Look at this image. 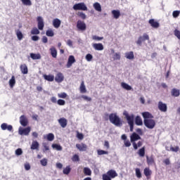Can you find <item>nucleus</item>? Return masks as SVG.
I'll return each mask as SVG.
<instances>
[{"instance_id": "ddd939ff", "label": "nucleus", "mask_w": 180, "mask_h": 180, "mask_svg": "<svg viewBox=\"0 0 180 180\" xmlns=\"http://www.w3.org/2000/svg\"><path fill=\"white\" fill-rule=\"evenodd\" d=\"M58 122L60 126L63 127V129H65V127H67V124H68V121L64 117L60 118L59 120H58Z\"/></svg>"}, {"instance_id": "09e8293b", "label": "nucleus", "mask_w": 180, "mask_h": 180, "mask_svg": "<svg viewBox=\"0 0 180 180\" xmlns=\"http://www.w3.org/2000/svg\"><path fill=\"white\" fill-rule=\"evenodd\" d=\"M46 34L48 36V37H53V36H54V32H53L51 30H48Z\"/></svg>"}, {"instance_id": "bb28decb", "label": "nucleus", "mask_w": 180, "mask_h": 180, "mask_svg": "<svg viewBox=\"0 0 180 180\" xmlns=\"http://www.w3.org/2000/svg\"><path fill=\"white\" fill-rule=\"evenodd\" d=\"M79 91L80 94H86V87L85 86V83L84 82V81L81 82Z\"/></svg>"}, {"instance_id": "a211bd4d", "label": "nucleus", "mask_w": 180, "mask_h": 180, "mask_svg": "<svg viewBox=\"0 0 180 180\" xmlns=\"http://www.w3.org/2000/svg\"><path fill=\"white\" fill-rule=\"evenodd\" d=\"M1 129L2 130H8V131H12L13 130V127H12V125H8L6 123H3L1 125Z\"/></svg>"}, {"instance_id": "a878e982", "label": "nucleus", "mask_w": 180, "mask_h": 180, "mask_svg": "<svg viewBox=\"0 0 180 180\" xmlns=\"http://www.w3.org/2000/svg\"><path fill=\"white\" fill-rule=\"evenodd\" d=\"M111 13L114 19H119L120 18V11L119 10H112Z\"/></svg>"}, {"instance_id": "e2e57ef3", "label": "nucleus", "mask_w": 180, "mask_h": 180, "mask_svg": "<svg viewBox=\"0 0 180 180\" xmlns=\"http://www.w3.org/2000/svg\"><path fill=\"white\" fill-rule=\"evenodd\" d=\"M124 145L126 147H130V146H131V143L130 142V141L129 139H127V141H124Z\"/></svg>"}, {"instance_id": "4c0bfd02", "label": "nucleus", "mask_w": 180, "mask_h": 180, "mask_svg": "<svg viewBox=\"0 0 180 180\" xmlns=\"http://www.w3.org/2000/svg\"><path fill=\"white\" fill-rule=\"evenodd\" d=\"M138 154L139 157H144L146 155V147L143 146L139 150Z\"/></svg>"}, {"instance_id": "2f4dec72", "label": "nucleus", "mask_w": 180, "mask_h": 180, "mask_svg": "<svg viewBox=\"0 0 180 180\" xmlns=\"http://www.w3.org/2000/svg\"><path fill=\"white\" fill-rule=\"evenodd\" d=\"M125 57L128 60H134V53H133V51H129L125 53Z\"/></svg>"}, {"instance_id": "37998d69", "label": "nucleus", "mask_w": 180, "mask_h": 180, "mask_svg": "<svg viewBox=\"0 0 180 180\" xmlns=\"http://www.w3.org/2000/svg\"><path fill=\"white\" fill-rule=\"evenodd\" d=\"M16 36L18 40H22L23 39V34L19 30L16 32Z\"/></svg>"}, {"instance_id": "2eb2a0df", "label": "nucleus", "mask_w": 180, "mask_h": 180, "mask_svg": "<svg viewBox=\"0 0 180 180\" xmlns=\"http://www.w3.org/2000/svg\"><path fill=\"white\" fill-rule=\"evenodd\" d=\"M148 23L153 29H158V27H160V22L155 21L154 19L149 20Z\"/></svg>"}, {"instance_id": "3c124183", "label": "nucleus", "mask_w": 180, "mask_h": 180, "mask_svg": "<svg viewBox=\"0 0 180 180\" xmlns=\"http://www.w3.org/2000/svg\"><path fill=\"white\" fill-rule=\"evenodd\" d=\"M174 34L179 40H180V31L179 30L176 29L174 31Z\"/></svg>"}, {"instance_id": "473e14b6", "label": "nucleus", "mask_w": 180, "mask_h": 180, "mask_svg": "<svg viewBox=\"0 0 180 180\" xmlns=\"http://www.w3.org/2000/svg\"><path fill=\"white\" fill-rule=\"evenodd\" d=\"M8 84L11 88H13L16 84V79H15V76H12L11 79L9 80Z\"/></svg>"}, {"instance_id": "412c9836", "label": "nucleus", "mask_w": 180, "mask_h": 180, "mask_svg": "<svg viewBox=\"0 0 180 180\" xmlns=\"http://www.w3.org/2000/svg\"><path fill=\"white\" fill-rule=\"evenodd\" d=\"M146 162L148 165H154L155 164V160H154V156L151 155L150 157L146 156Z\"/></svg>"}, {"instance_id": "6ab92c4d", "label": "nucleus", "mask_w": 180, "mask_h": 180, "mask_svg": "<svg viewBox=\"0 0 180 180\" xmlns=\"http://www.w3.org/2000/svg\"><path fill=\"white\" fill-rule=\"evenodd\" d=\"M142 116L144 120H149L150 119H154V116H153V114L148 112H142Z\"/></svg>"}, {"instance_id": "338daca9", "label": "nucleus", "mask_w": 180, "mask_h": 180, "mask_svg": "<svg viewBox=\"0 0 180 180\" xmlns=\"http://www.w3.org/2000/svg\"><path fill=\"white\" fill-rule=\"evenodd\" d=\"M77 137L79 139V140H82L84 139V134L77 132Z\"/></svg>"}, {"instance_id": "e433bc0d", "label": "nucleus", "mask_w": 180, "mask_h": 180, "mask_svg": "<svg viewBox=\"0 0 180 180\" xmlns=\"http://www.w3.org/2000/svg\"><path fill=\"white\" fill-rule=\"evenodd\" d=\"M94 8L97 12H102V6L98 2L94 4Z\"/></svg>"}, {"instance_id": "a19ab883", "label": "nucleus", "mask_w": 180, "mask_h": 180, "mask_svg": "<svg viewBox=\"0 0 180 180\" xmlns=\"http://www.w3.org/2000/svg\"><path fill=\"white\" fill-rule=\"evenodd\" d=\"M81 98L84 99V101H86L87 102H91V101H92V98L91 97L85 95H82L80 97H78L77 99H81Z\"/></svg>"}, {"instance_id": "0e129e2a", "label": "nucleus", "mask_w": 180, "mask_h": 180, "mask_svg": "<svg viewBox=\"0 0 180 180\" xmlns=\"http://www.w3.org/2000/svg\"><path fill=\"white\" fill-rule=\"evenodd\" d=\"M15 154H16V155H22V154H23V150H22L21 148H18L15 150Z\"/></svg>"}, {"instance_id": "58836bf2", "label": "nucleus", "mask_w": 180, "mask_h": 180, "mask_svg": "<svg viewBox=\"0 0 180 180\" xmlns=\"http://www.w3.org/2000/svg\"><path fill=\"white\" fill-rule=\"evenodd\" d=\"M52 148H53V150H56L57 151L63 150V147L57 143L52 144Z\"/></svg>"}, {"instance_id": "aec40b11", "label": "nucleus", "mask_w": 180, "mask_h": 180, "mask_svg": "<svg viewBox=\"0 0 180 180\" xmlns=\"http://www.w3.org/2000/svg\"><path fill=\"white\" fill-rule=\"evenodd\" d=\"M143 174L145 176H146L147 179H149L150 176H151V174H153V172L151 171V169H150L149 167H146L143 169Z\"/></svg>"}, {"instance_id": "cd10ccee", "label": "nucleus", "mask_w": 180, "mask_h": 180, "mask_svg": "<svg viewBox=\"0 0 180 180\" xmlns=\"http://www.w3.org/2000/svg\"><path fill=\"white\" fill-rule=\"evenodd\" d=\"M39 147H40V144L37 141H33L31 145V150H39Z\"/></svg>"}, {"instance_id": "6e6552de", "label": "nucleus", "mask_w": 180, "mask_h": 180, "mask_svg": "<svg viewBox=\"0 0 180 180\" xmlns=\"http://www.w3.org/2000/svg\"><path fill=\"white\" fill-rule=\"evenodd\" d=\"M31 130L32 129L30 128V127H27L26 128L20 127L18 129V134L20 136H29Z\"/></svg>"}, {"instance_id": "864d4df0", "label": "nucleus", "mask_w": 180, "mask_h": 180, "mask_svg": "<svg viewBox=\"0 0 180 180\" xmlns=\"http://www.w3.org/2000/svg\"><path fill=\"white\" fill-rule=\"evenodd\" d=\"M170 151H172L173 153H178V151H179V146H176L174 148L171 146Z\"/></svg>"}, {"instance_id": "7c9ffc66", "label": "nucleus", "mask_w": 180, "mask_h": 180, "mask_svg": "<svg viewBox=\"0 0 180 180\" xmlns=\"http://www.w3.org/2000/svg\"><path fill=\"white\" fill-rule=\"evenodd\" d=\"M83 172L86 176H91V175H92V171L89 167H84L83 169Z\"/></svg>"}, {"instance_id": "7ed1b4c3", "label": "nucleus", "mask_w": 180, "mask_h": 180, "mask_svg": "<svg viewBox=\"0 0 180 180\" xmlns=\"http://www.w3.org/2000/svg\"><path fill=\"white\" fill-rule=\"evenodd\" d=\"M117 176V172L115 169L108 170L106 174L102 175L103 180H112Z\"/></svg>"}, {"instance_id": "052dcab7", "label": "nucleus", "mask_w": 180, "mask_h": 180, "mask_svg": "<svg viewBox=\"0 0 180 180\" xmlns=\"http://www.w3.org/2000/svg\"><path fill=\"white\" fill-rule=\"evenodd\" d=\"M179 15H180V11H174L172 13L173 18H178V16H179Z\"/></svg>"}, {"instance_id": "79ce46f5", "label": "nucleus", "mask_w": 180, "mask_h": 180, "mask_svg": "<svg viewBox=\"0 0 180 180\" xmlns=\"http://www.w3.org/2000/svg\"><path fill=\"white\" fill-rule=\"evenodd\" d=\"M22 4L25 6H32V1L31 0H20Z\"/></svg>"}, {"instance_id": "603ef678", "label": "nucleus", "mask_w": 180, "mask_h": 180, "mask_svg": "<svg viewBox=\"0 0 180 180\" xmlns=\"http://www.w3.org/2000/svg\"><path fill=\"white\" fill-rule=\"evenodd\" d=\"M40 163H41V165H42V167L47 166V159L43 158L42 160H40Z\"/></svg>"}, {"instance_id": "0eeeda50", "label": "nucleus", "mask_w": 180, "mask_h": 180, "mask_svg": "<svg viewBox=\"0 0 180 180\" xmlns=\"http://www.w3.org/2000/svg\"><path fill=\"white\" fill-rule=\"evenodd\" d=\"M73 9L75 11H88V7L84 3H79L73 6Z\"/></svg>"}, {"instance_id": "f3484780", "label": "nucleus", "mask_w": 180, "mask_h": 180, "mask_svg": "<svg viewBox=\"0 0 180 180\" xmlns=\"http://www.w3.org/2000/svg\"><path fill=\"white\" fill-rule=\"evenodd\" d=\"M56 82L60 83L64 81V75L61 72H58L55 77Z\"/></svg>"}, {"instance_id": "de8ad7c7", "label": "nucleus", "mask_w": 180, "mask_h": 180, "mask_svg": "<svg viewBox=\"0 0 180 180\" xmlns=\"http://www.w3.org/2000/svg\"><path fill=\"white\" fill-rule=\"evenodd\" d=\"M42 146L44 147L43 152L46 153V151H49L50 150V148L49 147V144L47 143H43Z\"/></svg>"}, {"instance_id": "680f3d73", "label": "nucleus", "mask_w": 180, "mask_h": 180, "mask_svg": "<svg viewBox=\"0 0 180 180\" xmlns=\"http://www.w3.org/2000/svg\"><path fill=\"white\" fill-rule=\"evenodd\" d=\"M58 98H62L63 99H65L67 98V94L63 92L58 94Z\"/></svg>"}, {"instance_id": "423d86ee", "label": "nucleus", "mask_w": 180, "mask_h": 180, "mask_svg": "<svg viewBox=\"0 0 180 180\" xmlns=\"http://www.w3.org/2000/svg\"><path fill=\"white\" fill-rule=\"evenodd\" d=\"M146 40H150V36L147 33H144L143 36H140L136 41V44L138 46H141L143 44V41H146Z\"/></svg>"}, {"instance_id": "ea45409f", "label": "nucleus", "mask_w": 180, "mask_h": 180, "mask_svg": "<svg viewBox=\"0 0 180 180\" xmlns=\"http://www.w3.org/2000/svg\"><path fill=\"white\" fill-rule=\"evenodd\" d=\"M30 57L32 60H40L41 58V56L39 53H30Z\"/></svg>"}, {"instance_id": "9b49d317", "label": "nucleus", "mask_w": 180, "mask_h": 180, "mask_svg": "<svg viewBox=\"0 0 180 180\" xmlns=\"http://www.w3.org/2000/svg\"><path fill=\"white\" fill-rule=\"evenodd\" d=\"M77 27L79 30L84 32V30H86V24L84 21L79 20L77 22Z\"/></svg>"}, {"instance_id": "49530a36", "label": "nucleus", "mask_w": 180, "mask_h": 180, "mask_svg": "<svg viewBox=\"0 0 180 180\" xmlns=\"http://www.w3.org/2000/svg\"><path fill=\"white\" fill-rule=\"evenodd\" d=\"M120 53H115L112 56L114 61H116L117 60H120Z\"/></svg>"}, {"instance_id": "39448f33", "label": "nucleus", "mask_w": 180, "mask_h": 180, "mask_svg": "<svg viewBox=\"0 0 180 180\" xmlns=\"http://www.w3.org/2000/svg\"><path fill=\"white\" fill-rule=\"evenodd\" d=\"M143 123L147 129H153L155 127V120H153V118L149 120H143Z\"/></svg>"}, {"instance_id": "6e6d98bb", "label": "nucleus", "mask_w": 180, "mask_h": 180, "mask_svg": "<svg viewBox=\"0 0 180 180\" xmlns=\"http://www.w3.org/2000/svg\"><path fill=\"white\" fill-rule=\"evenodd\" d=\"M77 15L78 16H79V18H81L83 20L86 19V15H85V13H84L83 12H79Z\"/></svg>"}, {"instance_id": "4d7b16f0", "label": "nucleus", "mask_w": 180, "mask_h": 180, "mask_svg": "<svg viewBox=\"0 0 180 180\" xmlns=\"http://www.w3.org/2000/svg\"><path fill=\"white\" fill-rule=\"evenodd\" d=\"M57 103L60 106H64V105H65V101H64L63 99H58L57 101Z\"/></svg>"}, {"instance_id": "f03ea898", "label": "nucleus", "mask_w": 180, "mask_h": 180, "mask_svg": "<svg viewBox=\"0 0 180 180\" xmlns=\"http://www.w3.org/2000/svg\"><path fill=\"white\" fill-rule=\"evenodd\" d=\"M109 120L110 123H112V124H115V126H117V127H119L122 124V120H120V117H119L117 113L110 114Z\"/></svg>"}, {"instance_id": "b1692460", "label": "nucleus", "mask_w": 180, "mask_h": 180, "mask_svg": "<svg viewBox=\"0 0 180 180\" xmlns=\"http://www.w3.org/2000/svg\"><path fill=\"white\" fill-rule=\"evenodd\" d=\"M171 95L172 96H174V98H178L180 95V91L177 89H172L171 91Z\"/></svg>"}, {"instance_id": "4468645a", "label": "nucleus", "mask_w": 180, "mask_h": 180, "mask_svg": "<svg viewBox=\"0 0 180 180\" xmlns=\"http://www.w3.org/2000/svg\"><path fill=\"white\" fill-rule=\"evenodd\" d=\"M74 63H75V58L74 56H70L66 65L67 68H70Z\"/></svg>"}, {"instance_id": "69168bd1", "label": "nucleus", "mask_w": 180, "mask_h": 180, "mask_svg": "<svg viewBox=\"0 0 180 180\" xmlns=\"http://www.w3.org/2000/svg\"><path fill=\"white\" fill-rule=\"evenodd\" d=\"M105 154H108V151L103 150H98V155H103Z\"/></svg>"}, {"instance_id": "f704fd0d", "label": "nucleus", "mask_w": 180, "mask_h": 180, "mask_svg": "<svg viewBox=\"0 0 180 180\" xmlns=\"http://www.w3.org/2000/svg\"><path fill=\"white\" fill-rule=\"evenodd\" d=\"M44 79H46V81H49V82H53V81H54V75H44Z\"/></svg>"}, {"instance_id": "4be33fe9", "label": "nucleus", "mask_w": 180, "mask_h": 180, "mask_svg": "<svg viewBox=\"0 0 180 180\" xmlns=\"http://www.w3.org/2000/svg\"><path fill=\"white\" fill-rule=\"evenodd\" d=\"M20 70L22 74L26 75L29 72V70L27 69V65L26 64H22L20 66Z\"/></svg>"}, {"instance_id": "c9c22d12", "label": "nucleus", "mask_w": 180, "mask_h": 180, "mask_svg": "<svg viewBox=\"0 0 180 180\" xmlns=\"http://www.w3.org/2000/svg\"><path fill=\"white\" fill-rule=\"evenodd\" d=\"M44 139H46V140H48V141H53V140H54V134H48L46 136H44Z\"/></svg>"}, {"instance_id": "5701e85b", "label": "nucleus", "mask_w": 180, "mask_h": 180, "mask_svg": "<svg viewBox=\"0 0 180 180\" xmlns=\"http://www.w3.org/2000/svg\"><path fill=\"white\" fill-rule=\"evenodd\" d=\"M93 47L94 50H97L98 51H102V50H103V44L101 43L93 44Z\"/></svg>"}, {"instance_id": "13d9d810", "label": "nucleus", "mask_w": 180, "mask_h": 180, "mask_svg": "<svg viewBox=\"0 0 180 180\" xmlns=\"http://www.w3.org/2000/svg\"><path fill=\"white\" fill-rule=\"evenodd\" d=\"M92 58H94V56L91 53H88L86 55V61H92Z\"/></svg>"}, {"instance_id": "c03bdc74", "label": "nucleus", "mask_w": 180, "mask_h": 180, "mask_svg": "<svg viewBox=\"0 0 180 180\" xmlns=\"http://www.w3.org/2000/svg\"><path fill=\"white\" fill-rule=\"evenodd\" d=\"M63 172L65 175H68V174L71 172V167H70V166H67L65 169H63Z\"/></svg>"}, {"instance_id": "8fccbe9b", "label": "nucleus", "mask_w": 180, "mask_h": 180, "mask_svg": "<svg viewBox=\"0 0 180 180\" xmlns=\"http://www.w3.org/2000/svg\"><path fill=\"white\" fill-rule=\"evenodd\" d=\"M72 161H73V162H78V161H79V156L77 154L74 155L72 158Z\"/></svg>"}, {"instance_id": "bf43d9fd", "label": "nucleus", "mask_w": 180, "mask_h": 180, "mask_svg": "<svg viewBox=\"0 0 180 180\" xmlns=\"http://www.w3.org/2000/svg\"><path fill=\"white\" fill-rule=\"evenodd\" d=\"M93 40H97L98 41H101V40H103V37H98L96 35H94L92 37Z\"/></svg>"}, {"instance_id": "20e7f679", "label": "nucleus", "mask_w": 180, "mask_h": 180, "mask_svg": "<svg viewBox=\"0 0 180 180\" xmlns=\"http://www.w3.org/2000/svg\"><path fill=\"white\" fill-rule=\"evenodd\" d=\"M130 140H131V143H132L134 149L137 150V143H136V141H137V140H141V136H140V135H139L137 133L134 132L130 136Z\"/></svg>"}, {"instance_id": "f257e3e1", "label": "nucleus", "mask_w": 180, "mask_h": 180, "mask_svg": "<svg viewBox=\"0 0 180 180\" xmlns=\"http://www.w3.org/2000/svg\"><path fill=\"white\" fill-rule=\"evenodd\" d=\"M123 115L127 119V122L129 126L130 131H133L134 130V115H129L127 111H124Z\"/></svg>"}, {"instance_id": "c85d7f7f", "label": "nucleus", "mask_w": 180, "mask_h": 180, "mask_svg": "<svg viewBox=\"0 0 180 180\" xmlns=\"http://www.w3.org/2000/svg\"><path fill=\"white\" fill-rule=\"evenodd\" d=\"M135 124L136 126H143V120L141 119V117L138 115L135 117Z\"/></svg>"}, {"instance_id": "9d476101", "label": "nucleus", "mask_w": 180, "mask_h": 180, "mask_svg": "<svg viewBox=\"0 0 180 180\" xmlns=\"http://www.w3.org/2000/svg\"><path fill=\"white\" fill-rule=\"evenodd\" d=\"M20 123L23 127H26L29 124V120L25 115H21L20 117Z\"/></svg>"}, {"instance_id": "c756f323", "label": "nucleus", "mask_w": 180, "mask_h": 180, "mask_svg": "<svg viewBox=\"0 0 180 180\" xmlns=\"http://www.w3.org/2000/svg\"><path fill=\"white\" fill-rule=\"evenodd\" d=\"M121 86H122V88H123V89H125L126 91H131V89H133L131 86H130L127 83H124V82L121 83Z\"/></svg>"}, {"instance_id": "1a4fd4ad", "label": "nucleus", "mask_w": 180, "mask_h": 180, "mask_svg": "<svg viewBox=\"0 0 180 180\" xmlns=\"http://www.w3.org/2000/svg\"><path fill=\"white\" fill-rule=\"evenodd\" d=\"M37 26L39 30H43L44 29V20H43V18L41 16H38L37 18Z\"/></svg>"}, {"instance_id": "dca6fc26", "label": "nucleus", "mask_w": 180, "mask_h": 180, "mask_svg": "<svg viewBox=\"0 0 180 180\" xmlns=\"http://www.w3.org/2000/svg\"><path fill=\"white\" fill-rule=\"evenodd\" d=\"M77 148H78L79 151H86V149L88 148V146L86 144L84 143H77L76 144Z\"/></svg>"}, {"instance_id": "f8f14e48", "label": "nucleus", "mask_w": 180, "mask_h": 180, "mask_svg": "<svg viewBox=\"0 0 180 180\" xmlns=\"http://www.w3.org/2000/svg\"><path fill=\"white\" fill-rule=\"evenodd\" d=\"M158 106V109H159V110H160V112H167V110L168 109V107H167V104L162 103V101H159Z\"/></svg>"}, {"instance_id": "774afa93", "label": "nucleus", "mask_w": 180, "mask_h": 180, "mask_svg": "<svg viewBox=\"0 0 180 180\" xmlns=\"http://www.w3.org/2000/svg\"><path fill=\"white\" fill-rule=\"evenodd\" d=\"M164 164H165V165H169V164H171V161L169 160V158H167L165 160H163Z\"/></svg>"}, {"instance_id": "72a5a7b5", "label": "nucleus", "mask_w": 180, "mask_h": 180, "mask_svg": "<svg viewBox=\"0 0 180 180\" xmlns=\"http://www.w3.org/2000/svg\"><path fill=\"white\" fill-rule=\"evenodd\" d=\"M51 54L53 58H57V49L54 46L50 49Z\"/></svg>"}, {"instance_id": "a18cd8bd", "label": "nucleus", "mask_w": 180, "mask_h": 180, "mask_svg": "<svg viewBox=\"0 0 180 180\" xmlns=\"http://www.w3.org/2000/svg\"><path fill=\"white\" fill-rule=\"evenodd\" d=\"M31 34H40V31L37 27H33L31 30Z\"/></svg>"}, {"instance_id": "5fc2aeb1", "label": "nucleus", "mask_w": 180, "mask_h": 180, "mask_svg": "<svg viewBox=\"0 0 180 180\" xmlns=\"http://www.w3.org/2000/svg\"><path fill=\"white\" fill-rule=\"evenodd\" d=\"M136 175L138 178H141V172L139 168L135 169Z\"/></svg>"}, {"instance_id": "393cba45", "label": "nucleus", "mask_w": 180, "mask_h": 180, "mask_svg": "<svg viewBox=\"0 0 180 180\" xmlns=\"http://www.w3.org/2000/svg\"><path fill=\"white\" fill-rule=\"evenodd\" d=\"M53 27H56V29H58V27L61 26V20H60L58 18H56L53 20Z\"/></svg>"}]
</instances>
